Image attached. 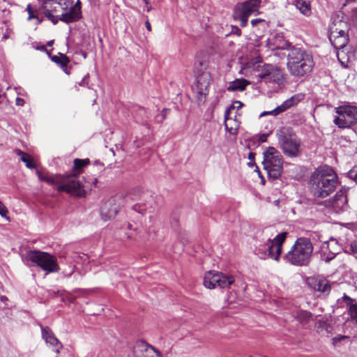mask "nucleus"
<instances>
[{"instance_id":"obj_1","label":"nucleus","mask_w":357,"mask_h":357,"mask_svg":"<svg viewBox=\"0 0 357 357\" xmlns=\"http://www.w3.org/2000/svg\"><path fill=\"white\" fill-rule=\"evenodd\" d=\"M339 184L338 178L329 166L320 167L312 174L310 180V188L312 193L317 197L325 198L335 191Z\"/></svg>"},{"instance_id":"obj_2","label":"nucleus","mask_w":357,"mask_h":357,"mask_svg":"<svg viewBox=\"0 0 357 357\" xmlns=\"http://www.w3.org/2000/svg\"><path fill=\"white\" fill-rule=\"evenodd\" d=\"M287 66L292 76L302 77L312 70L314 61L311 53L302 48L293 47L288 54Z\"/></svg>"},{"instance_id":"obj_3","label":"nucleus","mask_w":357,"mask_h":357,"mask_svg":"<svg viewBox=\"0 0 357 357\" xmlns=\"http://www.w3.org/2000/svg\"><path fill=\"white\" fill-rule=\"evenodd\" d=\"M146 197V194L140 188H136L129 192L124 197L116 195L107 200L100 208V215L103 220L107 221L116 217L123 204L130 201H139Z\"/></svg>"},{"instance_id":"obj_4","label":"nucleus","mask_w":357,"mask_h":357,"mask_svg":"<svg viewBox=\"0 0 357 357\" xmlns=\"http://www.w3.org/2000/svg\"><path fill=\"white\" fill-rule=\"evenodd\" d=\"M314 248L310 238L300 237L283 257L286 263L293 266H307L310 261Z\"/></svg>"},{"instance_id":"obj_5","label":"nucleus","mask_w":357,"mask_h":357,"mask_svg":"<svg viewBox=\"0 0 357 357\" xmlns=\"http://www.w3.org/2000/svg\"><path fill=\"white\" fill-rule=\"evenodd\" d=\"M279 147L284 154L290 158L298 155L301 151V141L291 129L282 127L276 131Z\"/></svg>"},{"instance_id":"obj_6","label":"nucleus","mask_w":357,"mask_h":357,"mask_svg":"<svg viewBox=\"0 0 357 357\" xmlns=\"http://www.w3.org/2000/svg\"><path fill=\"white\" fill-rule=\"evenodd\" d=\"M287 238V232L278 234L273 240L268 238L264 244L258 245L255 250V255L261 259L271 258L279 261L282 252L283 243Z\"/></svg>"},{"instance_id":"obj_7","label":"nucleus","mask_w":357,"mask_h":357,"mask_svg":"<svg viewBox=\"0 0 357 357\" xmlns=\"http://www.w3.org/2000/svg\"><path fill=\"white\" fill-rule=\"evenodd\" d=\"M24 261L36 264L42 270L49 273H56L59 271L56 259L52 255L40 250H29L26 252Z\"/></svg>"},{"instance_id":"obj_8","label":"nucleus","mask_w":357,"mask_h":357,"mask_svg":"<svg viewBox=\"0 0 357 357\" xmlns=\"http://www.w3.org/2000/svg\"><path fill=\"white\" fill-rule=\"evenodd\" d=\"M263 165L268 176L278 178L283 172V158L281 153L273 146H269L264 152Z\"/></svg>"},{"instance_id":"obj_9","label":"nucleus","mask_w":357,"mask_h":357,"mask_svg":"<svg viewBox=\"0 0 357 357\" xmlns=\"http://www.w3.org/2000/svg\"><path fill=\"white\" fill-rule=\"evenodd\" d=\"M252 69L259 81L265 80L280 84L284 80L283 71L276 66L258 61L253 64Z\"/></svg>"},{"instance_id":"obj_10","label":"nucleus","mask_w":357,"mask_h":357,"mask_svg":"<svg viewBox=\"0 0 357 357\" xmlns=\"http://www.w3.org/2000/svg\"><path fill=\"white\" fill-rule=\"evenodd\" d=\"M261 3V0H246L237 4L234 9V19L240 22L241 26H246L249 17L259 11Z\"/></svg>"},{"instance_id":"obj_11","label":"nucleus","mask_w":357,"mask_h":357,"mask_svg":"<svg viewBox=\"0 0 357 357\" xmlns=\"http://www.w3.org/2000/svg\"><path fill=\"white\" fill-rule=\"evenodd\" d=\"M337 116L333 122L340 128H349L357 122V107L348 105L335 108Z\"/></svg>"},{"instance_id":"obj_12","label":"nucleus","mask_w":357,"mask_h":357,"mask_svg":"<svg viewBox=\"0 0 357 357\" xmlns=\"http://www.w3.org/2000/svg\"><path fill=\"white\" fill-rule=\"evenodd\" d=\"M234 281V277L231 275L225 274L215 271H210L205 273L203 284L205 287L210 289L216 287L225 289L230 287Z\"/></svg>"},{"instance_id":"obj_13","label":"nucleus","mask_w":357,"mask_h":357,"mask_svg":"<svg viewBox=\"0 0 357 357\" xmlns=\"http://www.w3.org/2000/svg\"><path fill=\"white\" fill-rule=\"evenodd\" d=\"M57 190L79 197L85 193L82 178L77 174L61 176Z\"/></svg>"},{"instance_id":"obj_14","label":"nucleus","mask_w":357,"mask_h":357,"mask_svg":"<svg viewBox=\"0 0 357 357\" xmlns=\"http://www.w3.org/2000/svg\"><path fill=\"white\" fill-rule=\"evenodd\" d=\"M197 75L196 83L192 87L197 96L199 104L204 103L206 97L208 93L209 86L211 82V75L208 71L195 73Z\"/></svg>"},{"instance_id":"obj_15","label":"nucleus","mask_w":357,"mask_h":357,"mask_svg":"<svg viewBox=\"0 0 357 357\" xmlns=\"http://www.w3.org/2000/svg\"><path fill=\"white\" fill-rule=\"evenodd\" d=\"M340 246L337 241L334 238H331L328 241L323 243L321 247V257L326 262L330 261L339 253Z\"/></svg>"},{"instance_id":"obj_16","label":"nucleus","mask_w":357,"mask_h":357,"mask_svg":"<svg viewBox=\"0 0 357 357\" xmlns=\"http://www.w3.org/2000/svg\"><path fill=\"white\" fill-rule=\"evenodd\" d=\"M234 107V106H231L228 108L225 114V128L231 135H236L241 125V114H238V110L235 112L234 117L230 116Z\"/></svg>"},{"instance_id":"obj_17","label":"nucleus","mask_w":357,"mask_h":357,"mask_svg":"<svg viewBox=\"0 0 357 357\" xmlns=\"http://www.w3.org/2000/svg\"><path fill=\"white\" fill-rule=\"evenodd\" d=\"M82 17L81 3L79 0L74 6L62 10L59 15L60 21L69 24L78 21Z\"/></svg>"},{"instance_id":"obj_18","label":"nucleus","mask_w":357,"mask_h":357,"mask_svg":"<svg viewBox=\"0 0 357 357\" xmlns=\"http://www.w3.org/2000/svg\"><path fill=\"white\" fill-rule=\"evenodd\" d=\"M134 354L137 357H162L159 351L143 341L136 344L134 347Z\"/></svg>"},{"instance_id":"obj_19","label":"nucleus","mask_w":357,"mask_h":357,"mask_svg":"<svg viewBox=\"0 0 357 357\" xmlns=\"http://www.w3.org/2000/svg\"><path fill=\"white\" fill-rule=\"evenodd\" d=\"M42 337L47 344L53 348L56 354H59L63 347L61 342L56 338L53 331L48 326H40Z\"/></svg>"},{"instance_id":"obj_20","label":"nucleus","mask_w":357,"mask_h":357,"mask_svg":"<svg viewBox=\"0 0 357 357\" xmlns=\"http://www.w3.org/2000/svg\"><path fill=\"white\" fill-rule=\"evenodd\" d=\"M307 284L314 290L321 293L328 294L331 291V284L326 278L322 277L310 278L307 280Z\"/></svg>"},{"instance_id":"obj_21","label":"nucleus","mask_w":357,"mask_h":357,"mask_svg":"<svg viewBox=\"0 0 357 357\" xmlns=\"http://www.w3.org/2000/svg\"><path fill=\"white\" fill-rule=\"evenodd\" d=\"M346 192L347 190L344 188H341L331 201V206L336 212L344 210L347 206V197Z\"/></svg>"},{"instance_id":"obj_22","label":"nucleus","mask_w":357,"mask_h":357,"mask_svg":"<svg viewBox=\"0 0 357 357\" xmlns=\"http://www.w3.org/2000/svg\"><path fill=\"white\" fill-rule=\"evenodd\" d=\"M337 57L344 67H347L349 63H353L356 59L354 51L348 47L337 51Z\"/></svg>"},{"instance_id":"obj_23","label":"nucleus","mask_w":357,"mask_h":357,"mask_svg":"<svg viewBox=\"0 0 357 357\" xmlns=\"http://www.w3.org/2000/svg\"><path fill=\"white\" fill-rule=\"evenodd\" d=\"M294 317L303 328H305L311 321H314V315L309 311L299 310H297Z\"/></svg>"},{"instance_id":"obj_24","label":"nucleus","mask_w":357,"mask_h":357,"mask_svg":"<svg viewBox=\"0 0 357 357\" xmlns=\"http://www.w3.org/2000/svg\"><path fill=\"white\" fill-rule=\"evenodd\" d=\"M342 36H331L330 35V40L334 47L338 51L339 50H342L343 48L347 47V43L349 41V38L347 32H342Z\"/></svg>"},{"instance_id":"obj_25","label":"nucleus","mask_w":357,"mask_h":357,"mask_svg":"<svg viewBox=\"0 0 357 357\" xmlns=\"http://www.w3.org/2000/svg\"><path fill=\"white\" fill-rule=\"evenodd\" d=\"M303 98L304 95L302 93L294 95L291 98L284 101L280 105L278 106V110H279V112H284L291 107L297 105Z\"/></svg>"},{"instance_id":"obj_26","label":"nucleus","mask_w":357,"mask_h":357,"mask_svg":"<svg viewBox=\"0 0 357 357\" xmlns=\"http://www.w3.org/2000/svg\"><path fill=\"white\" fill-rule=\"evenodd\" d=\"M249 84L250 82L245 79H236L229 83L227 90L233 92L243 91Z\"/></svg>"},{"instance_id":"obj_27","label":"nucleus","mask_w":357,"mask_h":357,"mask_svg":"<svg viewBox=\"0 0 357 357\" xmlns=\"http://www.w3.org/2000/svg\"><path fill=\"white\" fill-rule=\"evenodd\" d=\"M343 300L348 308L349 314L353 320L357 322V303L353 298L344 295Z\"/></svg>"},{"instance_id":"obj_28","label":"nucleus","mask_w":357,"mask_h":357,"mask_svg":"<svg viewBox=\"0 0 357 357\" xmlns=\"http://www.w3.org/2000/svg\"><path fill=\"white\" fill-rule=\"evenodd\" d=\"M36 174L40 180L51 184H57V186L59 185L60 178L61 176V175H53L48 172H41L39 170L36 171Z\"/></svg>"},{"instance_id":"obj_29","label":"nucleus","mask_w":357,"mask_h":357,"mask_svg":"<svg viewBox=\"0 0 357 357\" xmlns=\"http://www.w3.org/2000/svg\"><path fill=\"white\" fill-rule=\"evenodd\" d=\"M294 4L303 15L308 17L311 15V5L308 0H295Z\"/></svg>"},{"instance_id":"obj_30","label":"nucleus","mask_w":357,"mask_h":357,"mask_svg":"<svg viewBox=\"0 0 357 357\" xmlns=\"http://www.w3.org/2000/svg\"><path fill=\"white\" fill-rule=\"evenodd\" d=\"M269 45L273 50L284 49L287 45V42L283 39L282 36L278 35L274 38L268 40Z\"/></svg>"},{"instance_id":"obj_31","label":"nucleus","mask_w":357,"mask_h":357,"mask_svg":"<svg viewBox=\"0 0 357 357\" xmlns=\"http://www.w3.org/2000/svg\"><path fill=\"white\" fill-rule=\"evenodd\" d=\"M52 61L58 64L64 72L66 71V68L68 64L70 62L69 59L64 54L59 53V56H50Z\"/></svg>"},{"instance_id":"obj_32","label":"nucleus","mask_w":357,"mask_h":357,"mask_svg":"<svg viewBox=\"0 0 357 357\" xmlns=\"http://www.w3.org/2000/svg\"><path fill=\"white\" fill-rule=\"evenodd\" d=\"M345 27L347 28V24L345 22L343 21H339L337 23L334 24L331 27V36H342V32H347L346 30L343 29L342 28Z\"/></svg>"},{"instance_id":"obj_33","label":"nucleus","mask_w":357,"mask_h":357,"mask_svg":"<svg viewBox=\"0 0 357 357\" xmlns=\"http://www.w3.org/2000/svg\"><path fill=\"white\" fill-rule=\"evenodd\" d=\"M46 8H48L49 9H51V13H59L61 10V7H59V4L57 3V2L56 1H53V0H46L43 6H42V10H43V13H44V11H45Z\"/></svg>"},{"instance_id":"obj_34","label":"nucleus","mask_w":357,"mask_h":357,"mask_svg":"<svg viewBox=\"0 0 357 357\" xmlns=\"http://www.w3.org/2000/svg\"><path fill=\"white\" fill-rule=\"evenodd\" d=\"M16 153L20 156V159L22 162L26 164V167L29 169L35 168L34 164L32 162L31 159L29 155L24 153L22 151L17 149L16 150Z\"/></svg>"},{"instance_id":"obj_35","label":"nucleus","mask_w":357,"mask_h":357,"mask_svg":"<svg viewBox=\"0 0 357 357\" xmlns=\"http://www.w3.org/2000/svg\"><path fill=\"white\" fill-rule=\"evenodd\" d=\"M56 1L59 4V7H61V11L74 6L73 0H58Z\"/></svg>"},{"instance_id":"obj_36","label":"nucleus","mask_w":357,"mask_h":357,"mask_svg":"<svg viewBox=\"0 0 357 357\" xmlns=\"http://www.w3.org/2000/svg\"><path fill=\"white\" fill-rule=\"evenodd\" d=\"M51 9L46 8L45 11H44V15L54 24H56L59 20V15L55 16L52 13H51Z\"/></svg>"},{"instance_id":"obj_37","label":"nucleus","mask_w":357,"mask_h":357,"mask_svg":"<svg viewBox=\"0 0 357 357\" xmlns=\"http://www.w3.org/2000/svg\"><path fill=\"white\" fill-rule=\"evenodd\" d=\"M89 163V159L82 160L77 158L74 160V168L78 170Z\"/></svg>"},{"instance_id":"obj_38","label":"nucleus","mask_w":357,"mask_h":357,"mask_svg":"<svg viewBox=\"0 0 357 357\" xmlns=\"http://www.w3.org/2000/svg\"><path fill=\"white\" fill-rule=\"evenodd\" d=\"M349 337L347 335H338L332 339V344L334 347H339L342 341L349 339Z\"/></svg>"},{"instance_id":"obj_39","label":"nucleus","mask_w":357,"mask_h":357,"mask_svg":"<svg viewBox=\"0 0 357 357\" xmlns=\"http://www.w3.org/2000/svg\"><path fill=\"white\" fill-rule=\"evenodd\" d=\"M207 62L206 61L197 60L195 62V73L203 72L202 69H206L207 67Z\"/></svg>"},{"instance_id":"obj_40","label":"nucleus","mask_w":357,"mask_h":357,"mask_svg":"<svg viewBox=\"0 0 357 357\" xmlns=\"http://www.w3.org/2000/svg\"><path fill=\"white\" fill-rule=\"evenodd\" d=\"M132 208L133 211L142 214L146 210V206L145 204L137 203L132 206Z\"/></svg>"},{"instance_id":"obj_41","label":"nucleus","mask_w":357,"mask_h":357,"mask_svg":"<svg viewBox=\"0 0 357 357\" xmlns=\"http://www.w3.org/2000/svg\"><path fill=\"white\" fill-rule=\"evenodd\" d=\"M348 177L357 183V166L354 167L348 173Z\"/></svg>"},{"instance_id":"obj_42","label":"nucleus","mask_w":357,"mask_h":357,"mask_svg":"<svg viewBox=\"0 0 357 357\" xmlns=\"http://www.w3.org/2000/svg\"><path fill=\"white\" fill-rule=\"evenodd\" d=\"M280 113H282V112H279V110H278V107H277L276 108H275L274 109H273L271 111L263 112L260 114V116H266V115L277 116V115L280 114Z\"/></svg>"},{"instance_id":"obj_43","label":"nucleus","mask_w":357,"mask_h":357,"mask_svg":"<svg viewBox=\"0 0 357 357\" xmlns=\"http://www.w3.org/2000/svg\"><path fill=\"white\" fill-rule=\"evenodd\" d=\"M351 20L354 25L357 26V8L352 10Z\"/></svg>"},{"instance_id":"obj_44","label":"nucleus","mask_w":357,"mask_h":357,"mask_svg":"<svg viewBox=\"0 0 357 357\" xmlns=\"http://www.w3.org/2000/svg\"><path fill=\"white\" fill-rule=\"evenodd\" d=\"M8 213V209L5 205L0 201V215L5 217Z\"/></svg>"},{"instance_id":"obj_45","label":"nucleus","mask_w":357,"mask_h":357,"mask_svg":"<svg viewBox=\"0 0 357 357\" xmlns=\"http://www.w3.org/2000/svg\"><path fill=\"white\" fill-rule=\"evenodd\" d=\"M264 22V20H261L260 18L253 19L251 20V24L254 27V26H256L259 23Z\"/></svg>"},{"instance_id":"obj_46","label":"nucleus","mask_w":357,"mask_h":357,"mask_svg":"<svg viewBox=\"0 0 357 357\" xmlns=\"http://www.w3.org/2000/svg\"><path fill=\"white\" fill-rule=\"evenodd\" d=\"M347 252L350 253L352 252H357V247L355 245L351 244L349 250H346Z\"/></svg>"},{"instance_id":"obj_47","label":"nucleus","mask_w":357,"mask_h":357,"mask_svg":"<svg viewBox=\"0 0 357 357\" xmlns=\"http://www.w3.org/2000/svg\"><path fill=\"white\" fill-rule=\"evenodd\" d=\"M24 99H22L21 98H16V105H17L22 106V105H24Z\"/></svg>"},{"instance_id":"obj_48","label":"nucleus","mask_w":357,"mask_h":357,"mask_svg":"<svg viewBox=\"0 0 357 357\" xmlns=\"http://www.w3.org/2000/svg\"><path fill=\"white\" fill-rule=\"evenodd\" d=\"M267 137H268V135H266V134H263V135H261L259 137V141H260L261 142H265L266 141V139H267Z\"/></svg>"},{"instance_id":"obj_49","label":"nucleus","mask_w":357,"mask_h":357,"mask_svg":"<svg viewBox=\"0 0 357 357\" xmlns=\"http://www.w3.org/2000/svg\"><path fill=\"white\" fill-rule=\"evenodd\" d=\"M318 323H319V327H324L325 326L327 325L326 321L324 320H319Z\"/></svg>"},{"instance_id":"obj_50","label":"nucleus","mask_w":357,"mask_h":357,"mask_svg":"<svg viewBox=\"0 0 357 357\" xmlns=\"http://www.w3.org/2000/svg\"><path fill=\"white\" fill-rule=\"evenodd\" d=\"M145 26H146V28L147 29V30H149V31H151V24L149 21H146L145 22Z\"/></svg>"},{"instance_id":"obj_51","label":"nucleus","mask_w":357,"mask_h":357,"mask_svg":"<svg viewBox=\"0 0 357 357\" xmlns=\"http://www.w3.org/2000/svg\"><path fill=\"white\" fill-rule=\"evenodd\" d=\"M26 10L28 11L29 14H31V13L33 12L32 10H31V6L30 4H29L27 6Z\"/></svg>"},{"instance_id":"obj_52","label":"nucleus","mask_w":357,"mask_h":357,"mask_svg":"<svg viewBox=\"0 0 357 357\" xmlns=\"http://www.w3.org/2000/svg\"><path fill=\"white\" fill-rule=\"evenodd\" d=\"M234 104H237L238 105V106H237L238 108H240V107H241L243 106V103L241 101H236L234 102Z\"/></svg>"},{"instance_id":"obj_53","label":"nucleus","mask_w":357,"mask_h":357,"mask_svg":"<svg viewBox=\"0 0 357 357\" xmlns=\"http://www.w3.org/2000/svg\"><path fill=\"white\" fill-rule=\"evenodd\" d=\"M35 17H36V16L34 15L33 12H31V14H29V17H28L29 20H31V19H33Z\"/></svg>"},{"instance_id":"obj_54","label":"nucleus","mask_w":357,"mask_h":357,"mask_svg":"<svg viewBox=\"0 0 357 357\" xmlns=\"http://www.w3.org/2000/svg\"><path fill=\"white\" fill-rule=\"evenodd\" d=\"M164 112H165V111H163V112H162V119H161V121H162V120H163V119H165V114H164Z\"/></svg>"},{"instance_id":"obj_55","label":"nucleus","mask_w":357,"mask_h":357,"mask_svg":"<svg viewBox=\"0 0 357 357\" xmlns=\"http://www.w3.org/2000/svg\"><path fill=\"white\" fill-rule=\"evenodd\" d=\"M52 44H53V40H50V41H49V42L47 43V45H48V46H51V45H52Z\"/></svg>"},{"instance_id":"obj_56","label":"nucleus","mask_w":357,"mask_h":357,"mask_svg":"<svg viewBox=\"0 0 357 357\" xmlns=\"http://www.w3.org/2000/svg\"><path fill=\"white\" fill-rule=\"evenodd\" d=\"M252 153H250L249 154V159H252Z\"/></svg>"},{"instance_id":"obj_57","label":"nucleus","mask_w":357,"mask_h":357,"mask_svg":"<svg viewBox=\"0 0 357 357\" xmlns=\"http://www.w3.org/2000/svg\"><path fill=\"white\" fill-rule=\"evenodd\" d=\"M97 182H98V179H97V178H95V179H94V182H93V183H94V184L96 185Z\"/></svg>"},{"instance_id":"obj_58","label":"nucleus","mask_w":357,"mask_h":357,"mask_svg":"<svg viewBox=\"0 0 357 357\" xmlns=\"http://www.w3.org/2000/svg\"><path fill=\"white\" fill-rule=\"evenodd\" d=\"M6 298L5 296H2V297H1V301L5 300Z\"/></svg>"},{"instance_id":"obj_59","label":"nucleus","mask_w":357,"mask_h":357,"mask_svg":"<svg viewBox=\"0 0 357 357\" xmlns=\"http://www.w3.org/2000/svg\"><path fill=\"white\" fill-rule=\"evenodd\" d=\"M144 2H145V3H146V4H148V3H149L148 0H144Z\"/></svg>"},{"instance_id":"obj_60","label":"nucleus","mask_w":357,"mask_h":357,"mask_svg":"<svg viewBox=\"0 0 357 357\" xmlns=\"http://www.w3.org/2000/svg\"><path fill=\"white\" fill-rule=\"evenodd\" d=\"M83 56H84V58H86V53H83Z\"/></svg>"}]
</instances>
